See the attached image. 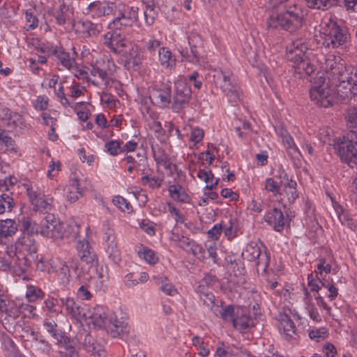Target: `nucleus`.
Instances as JSON below:
<instances>
[{
  "instance_id": "obj_1",
  "label": "nucleus",
  "mask_w": 357,
  "mask_h": 357,
  "mask_svg": "<svg viewBox=\"0 0 357 357\" xmlns=\"http://www.w3.org/2000/svg\"><path fill=\"white\" fill-rule=\"evenodd\" d=\"M2 324L10 333H17L22 337H27L29 335L33 337L34 340H38L34 331L26 324L24 317L20 314V310L14 306L12 302L5 304L4 310L0 309Z\"/></svg>"
},
{
  "instance_id": "obj_2",
  "label": "nucleus",
  "mask_w": 357,
  "mask_h": 357,
  "mask_svg": "<svg viewBox=\"0 0 357 357\" xmlns=\"http://www.w3.org/2000/svg\"><path fill=\"white\" fill-rule=\"evenodd\" d=\"M77 250L79 261L70 267L77 273L79 277L84 279L92 277L98 265V257L93 248L87 240H79L77 245Z\"/></svg>"
},
{
  "instance_id": "obj_3",
  "label": "nucleus",
  "mask_w": 357,
  "mask_h": 357,
  "mask_svg": "<svg viewBox=\"0 0 357 357\" xmlns=\"http://www.w3.org/2000/svg\"><path fill=\"white\" fill-rule=\"evenodd\" d=\"M322 45L326 48L335 49L345 45L349 39L347 30L336 22L330 20L322 27Z\"/></svg>"
},
{
  "instance_id": "obj_4",
  "label": "nucleus",
  "mask_w": 357,
  "mask_h": 357,
  "mask_svg": "<svg viewBox=\"0 0 357 357\" xmlns=\"http://www.w3.org/2000/svg\"><path fill=\"white\" fill-rule=\"evenodd\" d=\"M232 73L223 72L220 69L213 70V81L215 85L220 88L223 93L232 103H237L241 100V91L239 86L231 80Z\"/></svg>"
},
{
  "instance_id": "obj_5",
  "label": "nucleus",
  "mask_w": 357,
  "mask_h": 357,
  "mask_svg": "<svg viewBox=\"0 0 357 357\" xmlns=\"http://www.w3.org/2000/svg\"><path fill=\"white\" fill-rule=\"evenodd\" d=\"M334 149L342 162L357 169V140L343 137L335 143Z\"/></svg>"
},
{
  "instance_id": "obj_6",
  "label": "nucleus",
  "mask_w": 357,
  "mask_h": 357,
  "mask_svg": "<svg viewBox=\"0 0 357 357\" xmlns=\"http://www.w3.org/2000/svg\"><path fill=\"white\" fill-rule=\"evenodd\" d=\"M317 79L318 86H313L310 91V96L312 101L322 107H328L333 105L334 94L331 93L332 90L328 87V84L325 86V78L322 76L316 77Z\"/></svg>"
},
{
  "instance_id": "obj_7",
  "label": "nucleus",
  "mask_w": 357,
  "mask_h": 357,
  "mask_svg": "<svg viewBox=\"0 0 357 357\" xmlns=\"http://www.w3.org/2000/svg\"><path fill=\"white\" fill-rule=\"evenodd\" d=\"M30 225L31 222L29 221H26L23 224V231H26L27 232L24 233L22 236L18 238L15 245H13V249L20 254L38 256V245L36 240L29 231Z\"/></svg>"
},
{
  "instance_id": "obj_8",
  "label": "nucleus",
  "mask_w": 357,
  "mask_h": 357,
  "mask_svg": "<svg viewBox=\"0 0 357 357\" xmlns=\"http://www.w3.org/2000/svg\"><path fill=\"white\" fill-rule=\"evenodd\" d=\"M151 102L160 107H168L172 105L171 87L167 84H155L148 89Z\"/></svg>"
},
{
  "instance_id": "obj_9",
  "label": "nucleus",
  "mask_w": 357,
  "mask_h": 357,
  "mask_svg": "<svg viewBox=\"0 0 357 357\" xmlns=\"http://www.w3.org/2000/svg\"><path fill=\"white\" fill-rule=\"evenodd\" d=\"M190 87L183 81L175 82L174 93L171 108L175 112H180L189 103L191 98Z\"/></svg>"
},
{
  "instance_id": "obj_10",
  "label": "nucleus",
  "mask_w": 357,
  "mask_h": 357,
  "mask_svg": "<svg viewBox=\"0 0 357 357\" xmlns=\"http://www.w3.org/2000/svg\"><path fill=\"white\" fill-rule=\"evenodd\" d=\"M331 70L334 75H337L338 82H344L349 86L354 88V93H357V68L345 67L343 64H337L336 62L331 64Z\"/></svg>"
},
{
  "instance_id": "obj_11",
  "label": "nucleus",
  "mask_w": 357,
  "mask_h": 357,
  "mask_svg": "<svg viewBox=\"0 0 357 357\" xmlns=\"http://www.w3.org/2000/svg\"><path fill=\"white\" fill-rule=\"evenodd\" d=\"M6 254L9 258H13V268L17 274L25 273L31 267L32 263L35 262L38 258V256L17 253L16 250L13 249V245L7 247Z\"/></svg>"
},
{
  "instance_id": "obj_12",
  "label": "nucleus",
  "mask_w": 357,
  "mask_h": 357,
  "mask_svg": "<svg viewBox=\"0 0 357 357\" xmlns=\"http://www.w3.org/2000/svg\"><path fill=\"white\" fill-rule=\"evenodd\" d=\"M104 44L116 54H121L129 47L131 42L126 39L120 31L111 29L104 36Z\"/></svg>"
},
{
  "instance_id": "obj_13",
  "label": "nucleus",
  "mask_w": 357,
  "mask_h": 357,
  "mask_svg": "<svg viewBox=\"0 0 357 357\" xmlns=\"http://www.w3.org/2000/svg\"><path fill=\"white\" fill-rule=\"evenodd\" d=\"M26 192L35 211H45L47 213L51 211L54 202L53 197L41 195V194L34 190L32 187H27Z\"/></svg>"
},
{
  "instance_id": "obj_14",
  "label": "nucleus",
  "mask_w": 357,
  "mask_h": 357,
  "mask_svg": "<svg viewBox=\"0 0 357 357\" xmlns=\"http://www.w3.org/2000/svg\"><path fill=\"white\" fill-rule=\"evenodd\" d=\"M121 54L123 56L124 67L128 70L135 69L143 60V55L138 46L132 43Z\"/></svg>"
},
{
  "instance_id": "obj_15",
  "label": "nucleus",
  "mask_w": 357,
  "mask_h": 357,
  "mask_svg": "<svg viewBox=\"0 0 357 357\" xmlns=\"http://www.w3.org/2000/svg\"><path fill=\"white\" fill-rule=\"evenodd\" d=\"M307 45L302 38L292 40L287 47V51L289 54V60L294 63L301 61L307 57Z\"/></svg>"
},
{
  "instance_id": "obj_16",
  "label": "nucleus",
  "mask_w": 357,
  "mask_h": 357,
  "mask_svg": "<svg viewBox=\"0 0 357 357\" xmlns=\"http://www.w3.org/2000/svg\"><path fill=\"white\" fill-rule=\"evenodd\" d=\"M267 27L269 29H282L290 33L297 30L292 24L289 17L283 13L271 15L267 20Z\"/></svg>"
},
{
  "instance_id": "obj_17",
  "label": "nucleus",
  "mask_w": 357,
  "mask_h": 357,
  "mask_svg": "<svg viewBox=\"0 0 357 357\" xmlns=\"http://www.w3.org/2000/svg\"><path fill=\"white\" fill-rule=\"evenodd\" d=\"M264 220L277 231H281L288 220V216L284 217L282 212L278 208H273L264 215Z\"/></svg>"
},
{
  "instance_id": "obj_18",
  "label": "nucleus",
  "mask_w": 357,
  "mask_h": 357,
  "mask_svg": "<svg viewBox=\"0 0 357 357\" xmlns=\"http://www.w3.org/2000/svg\"><path fill=\"white\" fill-rule=\"evenodd\" d=\"M61 302L73 319L77 321H80L82 319H87V314L84 312V309L73 298L70 297L63 298H61Z\"/></svg>"
},
{
  "instance_id": "obj_19",
  "label": "nucleus",
  "mask_w": 357,
  "mask_h": 357,
  "mask_svg": "<svg viewBox=\"0 0 357 357\" xmlns=\"http://www.w3.org/2000/svg\"><path fill=\"white\" fill-rule=\"evenodd\" d=\"M64 225L59 220L53 222L52 225H43L40 227V233L44 237L54 240L62 239L64 237Z\"/></svg>"
},
{
  "instance_id": "obj_20",
  "label": "nucleus",
  "mask_w": 357,
  "mask_h": 357,
  "mask_svg": "<svg viewBox=\"0 0 357 357\" xmlns=\"http://www.w3.org/2000/svg\"><path fill=\"white\" fill-rule=\"evenodd\" d=\"M280 184L283 186L289 202H294L299 196L296 190V181L293 180L292 177L288 174L284 173L283 176H280Z\"/></svg>"
},
{
  "instance_id": "obj_21",
  "label": "nucleus",
  "mask_w": 357,
  "mask_h": 357,
  "mask_svg": "<svg viewBox=\"0 0 357 357\" xmlns=\"http://www.w3.org/2000/svg\"><path fill=\"white\" fill-rule=\"evenodd\" d=\"M105 241L107 243L106 252L113 260L119 259V251L116 241V236L113 229L107 227L105 233Z\"/></svg>"
},
{
  "instance_id": "obj_22",
  "label": "nucleus",
  "mask_w": 357,
  "mask_h": 357,
  "mask_svg": "<svg viewBox=\"0 0 357 357\" xmlns=\"http://www.w3.org/2000/svg\"><path fill=\"white\" fill-rule=\"evenodd\" d=\"M188 40L192 56L190 61L198 63L199 61V50L203 47L202 38L199 34L192 32L188 36Z\"/></svg>"
},
{
  "instance_id": "obj_23",
  "label": "nucleus",
  "mask_w": 357,
  "mask_h": 357,
  "mask_svg": "<svg viewBox=\"0 0 357 357\" xmlns=\"http://www.w3.org/2000/svg\"><path fill=\"white\" fill-rule=\"evenodd\" d=\"M87 319L91 320L94 326L99 328H105L109 324L110 317L103 311L102 308L98 307L94 309V312L87 314Z\"/></svg>"
},
{
  "instance_id": "obj_24",
  "label": "nucleus",
  "mask_w": 357,
  "mask_h": 357,
  "mask_svg": "<svg viewBox=\"0 0 357 357\" xmlns=\"http://www.w3.org/2000/svg\"><path fill=\"white\" fill-rule=\"evenodd\" d=\"M334 93L336 98L341 101L351 100L357 95V93H354V87L349 86L344 82H339V84L335 86Z\"/></svg>"
},
{
  "instance_id": "obj_25",
  "label": "nucleus",
  "mask_w": 357,
  "mask_h": 357,
  "mask_svg": "<svg viewBox=\"0 0 357 357\" xmlns=\"http://www.w3.org/2000/svg\"><path fill=\"white\" fill-rule=\"evenodd\" d=\"M59 347V354L60 357H80L79 352L72 344L69 337H66L57 343Z\"/></svg>"
},
{
  "instance_id": "obj_26",
  "label": "nucleus",
  "mask_w": 357,
  "mask_h": 357,
  "mask_svg": "<svg viewBox=\"0 0 357 357\" xmlns=\"http://www.w3.org/2000/svg\"><path fill=\"white\" fill-rule=\"evenodd\" d=\"M280 328H282L285 337L290 340L296 335V326L289 316L287 314H280L279 317Z\"/></svg>"
},
{
  "instance_id": "obj_27",
  "label": "nucleus",
  "mask_w": 357,
  "mask_h": 357,
  "mask_svg": "<svg viewBox=\"0 0 357 357\" xmlns=\"http://www.w3.org/2000/svg\"><path fill=\"white\" fill-rule=\"evenodd\" d=\"M127 324L124 321L110 317L109 323L106 326L105 330L111 334L113 337L123 336L127 331Z\"/></svg>"
},
{
  "instance_id": "obj_28",
  "label": "nucleus",
  "mask_w": 357,
  "mask_h": 357,
  "mask_svg": "<svg viewBox=\"0 0 357 357\" xmlns=\"http://www.w3.org/2000/svg\"><path fill=\"white\" fill-rule=\"evenodd\" d=\"M56 19V23L59 25H63L67 21L72 20L73 16V11L69 6L63 2L60 5L53 14Z\"/></svg>"
},
{
  "instance_id": "obj_29",
  "label": "nucleus",
  "mask_w": 357,
  "mask_h": 357,
  "mask_svg": "<svg viewBox=\"0 0 357 357\" xmlns=\"http://www.w3.org/2000/svg\"><path fill=\"white\" fill-rule=\"evenodd\" d=\"M43 326L45 331L56 340V344L67 337L63 331L58 328L57 324L54 320L46 319Z\"/></svg>"
},
{
  "instance_id": "obj_30",
  "label": "nucleus",
  "mask_w": 357,
  "mask_h": 357,
  "mask_svg": "<svg viewBox=\"0 0 357 357\" xmlns=\"http://www.w3.org/2000/svg\"><path fill=\"white\" fill-rule=\"evenodd\" d=\"M197 293L203 304L208 307H213L215 304V296L206 288L204 284H200L197 287Z\"/></svg>"
},
{
  "instance_id": "obj_31",
  "label": "nucleus",
  "mask_w": 357,
  "mask_h": 357,
  "mask_svg": "<svg viewBox=\"0 0 357 357\" xmlns=\"http://www.w3.org/2000/svg\"><path fill=\"white\" fill-rule=\"evenodd\" d=\"M138 10L137 6H129L123 3H119L117 15L137 22L138 19Z\"/></svg>"
},
{
  "instance_id": "obj_32",
  "label": "nucleus",
  "mask_w": 357,
  "mask_h": 357,
  "mask_svg": "<svg viewBox=\"0 0 357 357\" xmlns=\"http://www.w3.org/2000/svg\"><path fill=\"white\" fill-rule=\"evenodd\" d=\"M83 195V189L79 187V181L76 178L72 180L68 187L67 199L70 203L75 202Z\"/></svg>"
},
{
  "instance_id": "obj_33",
  "label": "nucleus",
  "mask_w": 357,
  "mask_h": 357,
  "mask_svg": "<svg viewBox=\"0 0 357 357\" xmlns=\"http://www.w3.org/2000/svg\"><path fill=\"white\" fill-rule=\"evenodd\" d=\"M294 68L297 73L306 74L307 75H310L315 70V66L312 63L308 56L295 63Z\"/></svg>"
},
{
  "instance_id": "obj_34",
  "label": "nucleus",
  "mask_w": 357,
  "mask_h": 357,
  "mask_svg": "<svg viewBox=\"0 0 357 357\" xmlns=\"http://www.w3.org/2000/svg\"><path fill=\"white\" fill-rule=\"evenodd\" d=\"M17 229L16 222L10 219L1 221L0 238H7L14 234Z\"/></svg>"
},
{
  "instance_id": "obj_35",
  "label": "nucleus",
  "mask_w": 357,
  "mask_h": 357,
  "mask_svg": "<svg viewBox=\"0 0 357 357\" xmlns=\"http://www.w3.org/2000/svg\"><path fill=\"white\" fill-rule=\"evenodd\" d=\"M232 324L236 329L243 332L253 326V321L248 315L243 314L232 319Z\"/></svg>"
},
{
  "instance_id": "obj_36",
  "label": "nucleus",
  "mask_w": 357,
  "mask_h": 357,
  "mask_svg": "<svg viewBox=\"0 0 357 357\" xmlns=\"http://www.w3.org/2000/svg\"><path fill=\"white\" fill-rule=\"evenodd\" d=\"M170 197L178 202H186L188 200V195L185 189L180 185H171L169 187Z\"/></svg>"
},
{
  "instance_id": "obj_37",
  "label": "nucleus",
  "mask_w": 357,
  "mask_h": 357,
  "mask_svg": "<svg viewBox=\"0 0 357 357\" xmlns=\"http://www.w3.org/2000/svg\"><path fill=\"white\" fill-rule=\"evenodd\" d=\"M261 255V250L257 245L248 244L242 253L244 259L248 261H254L259 259Z\"/></svg>"
},
{
  "instance_id": "obj_38",
  "label": "nucleus",
  "mask_w": 357,
  "mask_h": 357,
  "mask_svg": "<svg viewBox=\"0 0 357 357\" xmlns=\"http://www.w3.org/2000/svg\"><path fill=\"white\" fill-rule=\"evenodd\" d=\"M135 22L128 19L126 17H121L120 15H116L112 22L109 24V29H121L123 26H132Z\"/></svg>"
},
{
  "instance_id": "obj_39",
  "label": "nucleus",
  "mask_w": 357,
  "mask_h": 357,
  "mask_svg": "<svg viewBox=\"0 0 357 357\" xmlns=\"http://www.w3.org/2000/svg\"><path fill=\"white\" fill-rule=\"evenodd\" d=\"M307 7L322 10L334 5L335 0H305Z\"/></svg>"
},
{
  "instance_id": "obj_40",
  "label": "nucleus",
  "mask_w": 357,
  "mask_h": 357,
  "mask_svg": "<svg viewBox=\"0 0 357 357\" xmlns=\"http://www.w3.org/2000/svg\"><path fill=\"white\" fill-rule=\"evenodd\" d=\"M54 54L56 56L61 64L67 69L71 68L75 63V60L70 58L69 54L63 50H56L54 51Z\"/></svg>"
},
{
  "instance_id": "obj_41",
  "label": "nucleus",
  "mask_w": 357,
  "mask_h": 357,
  "mask_svg": "<svg viewBox=\"0 0 357 357\" xmlns=\"http://www.w3.org/2000/svg\"><path fill=\"white\" fill-rule=\"evenodd\" d=\"M284 15L288 16L292 24L297 29H300L303 25V16L301 10L285 11Z\"/></svg>"
},
{
  "instance_id": "obj_42",
  "label": "nucleus",
  "mask_w": 357,
  "mask_h": 357,
  "mask_svg": "<svg viewBox=\"0 0 357 357\" xmlns=\"http://www.w3.org/2000/svg\"><path fill=\"white\" fill-rule=\"evenodd\" d=\"M82 25V31L87 36H96L99 33V25L92 23L91 21H82L79 22Z\"/></svg>"
},
{
  "instance_id": "obj_43",
  "label": "nucleus",
  "mask_w": 357,
  "mask_h": 357,
  "mask_svg": "<svg viewBox=\"0 0 357 357\" xmlns=\"http://www.w3.org/2000/svg\"><path fill=\"white\" fill-rule=\"evenodd\" d=\"M347 123L349 128L357 129V107L348 108L344 114Z\"/></svg>"
},
{
  "instance_id": "obj_44",
  "label": "nucleus",
  "mask_w": 357,
  "mask_h": 357,
  "mask_svg": "<svg viewBox=\"0 0 357 357\" xmlns=\"http://www.w3.org/2000/svg\"><path fill=\"white\" fill-rule=\"evenodd\" d=\"M119 9V4H116L115 3H107L105 4L102 5L99 9V16H107L110 15H114L115 16L117 15Z\"/></svg>"
},
{
  "instance_id": "obj_45",
  "label": "nucleus",
  "mask_w": 357,
  "mask_h": 357,
  "mask_svg": "<svg viewBox=\"0 0 357 357\" xmlns=\"http://www.w3.org/2000/svg\"><path fill=\"white\" fill-rule=\"evenodd\" d=\"M138 255L150 264H155L158 261L155 252L146 248H144L143 251H138Z\"/></svg>"
},
{
  "instance_id": "obj_46",
  "label": "nucleus",
  "mask_w": 357,
  "mask_h": 357,
  "mask_svg": "<svg viewBox=\"0 0 357 357\" xmlns=\"http://www.w3.org/2000/svg\"><path fill=\"white\" fill-rule=\"evenodd\" d=\"M158 283L161 284L160 289L169 296H173L176 293V289L173 285L168 282V279L166 277H161L158 279Z\"/></svg>"
},
{
  "instance_id": "obj_47",
  "label": "nucleus",
  "mask_w": 357,
  "mask_h": 357,
  "mask_svg": "<svg viewBox=\"0 0 357 357\" xmlns=\"http://www.w3.org/2000/svg\"><path fill=\"white\" fill-rule=\"evenodd\" d=\"M85 349L91 352L93 357H105L106 356V351L102 348V347L97 344L93 343L89 347L87 346V342L84 343Z\"/></svg>"
},
{
  "instance_id": "obj_48",
  "label": "nucleus",
  "mask_w": 357,
  "mask_h": 357,
  "mask_svg": "<svg viewBox=\"0 0 357 357\" xmlns=\"http://www.w3.org/2000/svg\"><path fill=\"white\" fill-rule=\"evenodd\" d=\"M171 57L172 53L167 48L162 47L159 49V59L162 66L167 68L172 66Z\"/></svg>"
},
{
  "instance_id": "obj_49",
  "label": "nucleus",
  "mask_w": 357,
  "mask_h": 357,
  "mask_svg": "<svg viewBox=\"0 0 357 357\" xmlns=\"http://www.w3.org/2000/svg\"><path fill=\"white\" fill-rule=\"evenodd\" d=\"M106 151L112 155H116L119 152H122L121 143L117 140H111L105 145Z\"/></svg>"
},
{
  "instance_id": "obj_50",
  "label": "nucleus",
  "mask_w": 357,
  "mask_h": 357,
  "mask_svg": "<svg viewBox=\"0 0 357 357\" xmlns=\"http://www.w3.org/2000/svg\"><path fill=\"white\" fill-rule=\"evenodd\" d=\"M158 13V7L146 8L144 12L145 22L150 26L154 23V21Z\"/></svg>"
},
{
  "instance_id": "obj_51",
  "label": "nucleus",
  "mask_w": 357,
  "mask_h": 357,
  "mask_svg": "<svg viewBox=\"0 0 357 357\" xmlns=\"http://www.w3.org/2000/svg\"><path fill=\"white\" fill-rule=\"evenodd\" d=\"M328 336V331L326 328H320L317 330H311L309 332V337L312 340L319 342Z\"/></svg>"
},
{
  "instance_id": "obj_52",
  "label": "nucleus",
  "mask_w": 357,
  "mask_h": 357,
  "mask_svg": "<svg viewBox=\"0 0 357 357\" xmlns=\"http://www.w3.org/2000/svg\"><path fill=\"white\" fill-rule=\"evenodd\" d=\"M142 182L143 185H148L150 188L154 189L158 188L161 186L162 180L158 177H150L149 176L146 175L142 178Z\"/></svg>"
},
{
  "instance_id": "obj_53",
  "label": "nucleus",
  "mask_w": 357,
  "mask_h": 357,
  "mask_svg": "<svg viewBox=\"0 0 357 357\" xmlns=\"http://www.w3.org/2000/svg\"><path fill=\"white\" fill-rule=\"evenodd\" d=\"M112 202L115 206L121 209L123 211L129 212L132 208L130 204L121 196L115 197Z\"/></svg>"
},
{
  "instance_id": "obj_54",
  "label": "nucleus",
  "mask_w": 357,
  "mask_h": 357,
  "mask_svg": "<svg viewBox=\"0 0 357 357\" xmlns=\"http://www.w3.org/2000/svg\"><path fill=\"white\" fill-rule=\"evenodd\" d=\"M322 271H324L326 273H330L331 272V265L329 264H326V259L324 258H321L319 259V263L317 264V270H315V277L319 278V275L322 274Z\"/></svg>"
},
{
  "instance_id": "obj_55",
  "label": "nucleus",
  "mask_w": 357,
  "mask_h": 357,
  "mask_svg": "<svg viewBox=\"0 0 357 357\" xmlns=\"http://www.w3.org/2000/svg\"><path fill=\"white\" fill-rule=\"evenodd\" d=\"M193 255L196 256L199 259H204L207 258L206 256V250L200 245L194 243L190 247V252Z\"/></svg>"
},
{
  "instance_id": "obj_56",
  "label": "nucleus",
  "mask_w": 357,
  "mask_h": 357,
  "mask_svg": "<svg viewBox=\"0 0 357 357\" xmlns=\"http://www.w3.org/2000/svg\"><path fill=\"white\" fill-rule=\"evenodd\" d=\"M55 93L57 96V97L60 99V102L63 105H68L71 107H73L74 105L72 102H70L68 99L66 97L64 91H63V86L61 83L59 84V86L58 89H54Z\"/></svg>"
},
{
  "instance_id": "obj_57",
  "label": "nucleus",
  "mask_w": 357,
  "mask_h": 357,
  "mask_svg": "<svg viewBox=\"0 0 357 357\" xmlns=\"http://www.w3.org/2000/svg\"><path fill=\"white\" fill-rule=\"evenodd\" d=\"M265 188L267 191L273 192L274 195L280 193V185L273 178H269L266 181Z\"/></svg>"
},
{
  "instance_id": "obj_58",
  "label": "nucleus",
  "mask_w": 357,
  "mask_h": 357,
  "mask_svg": "<svg viewBox=\"0 0 357 357\" xmlns=\"http://www.w3.org/2000/svg\"><path fill=\"white\" fill-rule=\"evenodd\" d=\"M13 258H9L6 253L3 257H0V270L3 271H8L13 268Z\"/></svg>"
},
{
  "instance_id": "obj_59",
  "label": "nucleus",
  "mask_w": 357,
  "mask_h": 357,
  "mask_svg": "<svg viewBox=\"0 0 357 357\" xmlns=\"http://www.w3.org/2000/svg\"><path fill=\"white\" fill-rule=\"evenodd\" d=\"M334 208L335 211V215L337 216L340 222L342 225L345 223V220H348V217L349 214L345 211L343 208L339 204H335Z\"/></svg>"
},
{
  "instance_id": "obj_60",
  "label": "nucleus",
  "mask_w": 357,
  "mask_h": 357,
  "mask_svg": "<svg viewBox=\"0 0 357 357\" xmlns=\"http://www.w3.org/2000/svg\"><path fill=\"white\" fill-rule=\"evenodd\" d=\"M91 75L93 77L98 76L100 77L102 80L105 81V84H108L107 77H108V73L106 70L100 69L98 67H93L92 69L90 71Z\"/></svg>"
},
{
  "instance_id": "obj_61",
  "label": "nucleus",
  "mask_w": 357,
  "mask_h": 357,
  "mask_svg": "<svg viewBox=\"0 0 357 357\" xmlns=\"http://www.w3.org/2000/svg\"><path fill=\"white\" fill-rule=\"evenodd\" d=\"M21 310L23 311L24 313V315H21L22 317H24V319L25 317L28 316L29 317H35L37 316L36 313V307L29 305V304H22L20 307Z\"/></svg>"
},
{
  "instance_id": "obj_62",
  "label": "nucleus",
  "mask_w": 357,
  "mask_h": 357,
  "mask_svg": "<svg viewBox=\"0 0 357 357\" xmlns=\"http://www.w3.org/2000/svg\"><path fill=\"white\" fill-rule=\"evenodd\" d=\"M42 294L40 289L30 287L28 288L26 295L29 301H34L36 298H40Z\"/></svg>"
},
{
  "instance_id": "obj_63",
  "label": "nucleus",
  "mask_w": 357,
  "mask_h": 357,
  "mask_svg": "<svg viewBox=\"0 0 357 357\" xmlns=\"http://www.w3.org/2000/svg\"><path fill=\"white\" fill-rule=\"evenodd\" d=\"M317 278L318 280H315L312 273L310 274L307 277L308 285L311 288L312 291H318L319 289L321 288L319 286V283H321L322 286L324 285L323 282L319 280V278Z\"/></svg>"
},
{
  "instance_id": "obj_64",
  "label": "nucleus",
  "mask_w": 357,
  "mask_h": 357,
  "mask_svg": "<svg viewBox=\"0 0 357 357\" xmlns=\"http://www.w3.org/2000/svg\"><path fill=\"white\" fill-rule=\"evenodd\" d=\"M140 227L148 234L152 236L155 234L153 222L147 220H143L140 223Z\"/></svg>"
}]
</instances>
